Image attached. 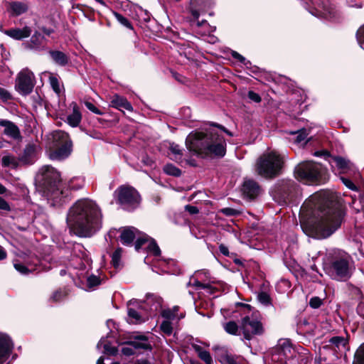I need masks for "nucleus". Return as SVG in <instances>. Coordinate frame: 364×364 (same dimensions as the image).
Returning a JSON list of instances; mask_svg holds the SVG:
<instances>
[{
	"mask_svg": "<svg viewBox=\"0 0 364 364\" xmlns=\"http://www.w3.org/2000/svg\"><path fill=\"white\" fill-rule=\"evenodd\" d=\"M301 215L306 218L302 228L307 234L316 239H326L341 227L345 212L332 193L321 191L305 200Z\"/></svg>",
	"mask_w": 364,
	"mask_h": 364,
	"instance_id": "f257e3e1",
	"label": "nucleus"
},
{
	"mask_svg": "<svg viewBox=\"0 0 364 364\" xmlns=\"http://www.w3.org/2000/svg\"><path fill=\"white\" fill-rule=\"evenodd\" d=\"M67 223L76 235L90 237L102 227L100 209L92 200H79L70 208Z\"/></svg>",
	"mask_w": 364,
	"mask_h": 364,
	"instance_id": "f03ea898",
	"label": "nucleus"
},
{
	"mask_svg": "<svg viewBox=\"0 0 364 364\" xmlns=\"http://www.w3.org/2000/svg\"><path fill=\"white\" fill-rule=\"evenodd\" d=\"M214 127L205 129V132H192L186 139L187 149L193 154L205 156L223 157L226 153V141L220 132H224L230 136L233 134L221 125L213 124Z\"/></svg>",
	"mask_w": 364,
	"mask_h": 364,
	"instance_id": "7ed1b4c3",
	"label": "nucleus"
},
{
	"mask_svg": "<svg viewBox=\"0 0 364 364\" xmlns=\"http://www.w3.org/2000/svg\"><path fill=\"white\" fill-rule=\"evenodd\" d=\"M60 177V173L48 165L41 167L37 174V180L43 186L46 196L63 203L67 200L68 191L62 189Z\"/></svg>",
	"mask_w": 364,
	"mask_h": 364,
	"instance_id": "20e7f679",
	"label": "nucleus"
},
{
	"mask_svg": "<svg viewBox=\"0 0 364 364\" xmlns=\"http://www.w3.org/2000/svg\"><path fill=\"white\" fill-rule=\"evenodd\" d=\"M283 159L275 151L264 154L257 160L256 168L259 175L264 178H272L279 174Z\"/></svg>",
	"mask_w": 364,
	"mask_h": 364,
	"instance_id": "39448f33",
	"label": "nucleus"
},
{
	"mask_svg": "<svg viewBox=\"0 0 364 364\" xmlns=\"http://www.w3.org/2000/svg\"><path fill=\"white\" fill-rule=\"evenodd\" d=\"M52 140L53 149H50L48 153L50 159L60 161L70 156L73 144L66 132L62 130L54 131L52 133Z\"/></svg>",
	"mask_w": 364,
	"mask_h": 364,
	"instance_id": "423d86ee",
	"label": "nucleus"
},
{
	"mask_svg": "<svg viewBox=\"0 0 364 364\" xmlns=\"http://www.w3.org/2000/svg\"><path fill=\"white\" fill-rule=\"evenodd\" d=\"M322 166L320 164L312 161H303L294 169V175L297 180L306 184L320 182L322 175Z\"/></svg>",
	"mask_w": 364,
	"mask_h": 364,
	"instance_id": "0eeeda50",
	"label": "nucleus"
},
{
	"mask_svg": "<svg viewBox=\"0 0 364 364\" xmlns=\"http://www.w3.org/2000/svg\"><path fill=\"white\" fill-rule=\"evenodd\" d=\"M301 346H293L290 340L280 339L273 349L272 353V361L278 364H292L294 358L299 354V348Z\"/></svg>",
	"mask_w": 364,
	"mask_h": 364,
	"instance_id": "6e6552de",
	"label": "nucleus"
},
{
	"mask_svg": "<svg viewBox=\"0 0 364 364\" xmlns=\"http://www.w3.org/2000/svg\"><path fill=\"white\" fill-rule=\"evenodd\" d=\"M329 274L336 280H346L350 277L349 256L344 252L336 251L329 267Z\"/></svg>",
	"mask_w": 364,
	"mask_h": 364,
	"instance_id": "1a4fd4ad",
	"label": "nucleus"
},
{
	"mask_svg": "<svg viewBox=\"0 0 364 364\" xmlns=\"http://www.w3.org/2000/svg\"><path fill=\"white\" fill-rule=\"evenodd\" d=\"M117 201L123 209L132 211L136 209L140 203V196L138 192L132 187L120 186L115 191Z\"/></svg>",
	"mask_w": 364,
	"mask_h": 364,
	"instance_id": "9d476101",
	"label": "nucleus"
},
{
	"mask_svg": "<svg viewBox=\"0 0 364 364\" xmlns=\"http://www.w3.org/2000/svg\"><path fill=\"white\" fill-rule=\"evenodd\" d=\"M331 167L337 170L338 173L343 175H352L353 178L357 181L360 178V173L355 164L349 159L340 156H333L331 159Z\"/></svg>",
	"mask_w": 364,
	"mask_h": 364,
	"instance_id": "9b49d317",
	"label": "nucleus"
},
{
	"mask_svg": "<svg viewBox=\"0 0 364 364\" xmlns=\"http://www.w3.org/2000/svg\"><path fill=\"white\" fill-rule=\"evenodd\" d=\"M134 239H136L135 249L138 251L147 242V235L132 226L122 230L120 240L123 245H131Z\"/></svg>",
	"mask_w": 364,
	"mask_h": 364,
	"instance_id": "f8f14e48",
	"label": "nucleus"
},
{
	"mask_svg": "<svg viewBox=\"0 0 364 364\" xmlns=\"http://www.w3.org/2000/svg\"><path fill=\"white\" fill-rule=\"evenodd\" d=\"M35 85V76L28 68L23 69L18 74L16 80V90L23 95L30 94Z\"/></svg>",
	"mask_w": 364,
	"mask_h": 364,
	"instance_id": "ddd939ff",
	"label": "nucleus"
},
{
	"mask_svg": "<svg viewBox=\"0 0 364 364\" xmlns=\"http://www.w3.org/2000/svg\"><path fill=\"white\" fill-rule=\"evenodd\" d=\"M240 327L247 340H250L253 336L262 335L264 332L261 321L253 316H247L242 318Z\"/></svg>",
	"mask_w": 364,
	"mask_h": 364,
	"instance_id": "4468645a",
	"label": "nucleus"
},
{
	"mask_svg": "<svg viewBox=\"0 0 364 364\" xmlns=\"http://www.w3.org/2000/svg\"><path fill=\"white\" fill-rule=\"evenodd\" d=\"M127 316V321L132 324L142 323L149 317L148 314L137 300H130L128 302Z\"/></svg>",
	"mask_w": 364,
	"mask_h": 364,
	"instance_id": "2eb2a0df",
	"label": "nucleus"
},
{
	"mask_svg": "<svg viewBox=\"0 0 364 364\" xmlns=\"http://www.w3.org/2000/svg\"><path fill=\"white\" fill-rule=\"evenodd\" d=\"M214 350L221 364H245L242 357L230 353L225 347H215Z\"/></svg>",
	"mask_w": 364,
	"mask_h": 364,
	"instance_id": "dca6fc26",
	"label": "nucleus"
},
{
	"mask_svg": "<svg viewBox=\"0 0 364 364\" xmlns=\"http://www.w3.org/2000/svg\"><path fill=\"white\" fill-rule=\"evenodd\" d=\"M348 341L343 336H333L331 338L327 344L320 349L321 354L327 350H331L333 355L338 357L337 353L346 347Z\"/></svg>",
	"mask_w": 364,
	"mask_h": 364,
	"instance_id": "f3484780",
	"label": "nucleus"
},
{
	"mask_svg": "<svg viewBox=\"0 0 364 364\" xmlns=\"http://www.w3.org/2000/svg\"><path fill=\"white\" fill-rule=\"evenodd\" d=\"M139 303L147 314L155 313L161 309L162 299L154 294H147L146 299L143 301H139Z\"/></svg>",
	"mask_w": 364,
	"mask_h": 364,
	"instance_id": "a211bd4d",
	"label": "nucleus"
},
{
	"mask_svg": "<svg viewBox=\"0 0 364 364\" xmlns=\"http://www.w3.org/2000/svg\"><path fill=\"white\" fill-rule=\"evenodd\" d=\"M14 344L11 338L4 333H0V364H3L9 358Z\"/></svg>",
	"mask_w": 364,
	"mask_h": 364,
	"instance_id": "6ab92c4d",
	"label": "nucleus"
},
{
	"mask_svg": "<svg viewBox=\"0 0 364 364\" xmlns=\"http://www.w3.org/2000/svg\"><path fill=\"white\" fill-rule=\"evenodd\" d=\"M209 277V272L206 270H200L195 272V274L190 278L188 285L193 286L196 289H209L210 285L208 283L203 282L204 279Z\"/></svg>",
	"mask_w": 364,
	"mask_h": 364,
	"instance_id": "aec40b11",
	"label": "nucleus"
},
{
	"mask_svg": "<svg viewBox=\"0 0 364 364\" xmlns=\"http://www.w3.org/2000/svg\"><path fill=\"white\" fill-rule=\"evenodd\" d=\"M242 191L245 197L252 199L259 195L261 189L256 181L246 179L243 183Z\"/></svg>",
	"mask_w": 364,
	"mask_h": 364,
	"instance_id": "412c9836",
	"label": "nucleus"
},
{
	"mask_svg": "<svg viewBox=\"0 0 364 364\" xmlns=\"http://www.w3.org/2000/svg\"><path fill=\"white\" fill-rule=\"evenodd\" d=\"M18 159L19 161L25 165L34 163L36 159V146L31 144L26 145Z\"/></svg>",
	"mask_w": 364,
	"mask_h": 364,
	"instance_id": "4be33fe9",
	"label": "nucleus"
},
{
	"mask_svg": "<svg viewBox=\"0 0 364 364\" xmlns=\"http://www.w3.org/2000/svg\"><path fill=\"white\" fill-rule=\"evenodd\" d=\"M45 37L39 32H35L31 36L30 41L23 43L26 49L41 50L44 48Z\"/></svg>",
	"mask_w": 364,
	"mask_h": 364,
	"instance_id": "5701e85b",
	"label": "nucleus"
},
{
	"mask_svg": "<svg viewBox=\"0 0 364 364\" xmlns=\"http://www.w3.org/2000/svg\"><path fill=\"white\" fill-rule=\"evenodd\" d=\"M0 126L4 127V134L13 139L21 137L18 127L12 122L7 119H0Z\"/></svg>",
	"mask_w": 364,
	"mask_h": 364,
	"instance_id": "b1692460",
	"label": "nucleus"
},
{
	"mask_svg": "<svg viewBox=\"0 0 364 364\" xmlns=\"http://www.w3.org/2000/svg\"><path fill=\"white\" fill-rule=\"evenodd\" d=\"M289 134L291 137L289 138V141H292L294 144L303 146H304L307 141V136L309 133L306 129H301L296 131L290 132Z\"/></svg>",
	"mask_w": 364,
	"mask_h": 364,
	"instance_id": "393cba45",
	"label": "nucleus"
},
{
	"mask_svg": "<svg viewBox=\"0 0 364 364\" xmlns=\"http://www.w3.org/2000/svg\"><path fill=\"white\" fill-rule=\"evenodd\" d=\"M111 107L116 108L120 111L123 109H126L127 111L132 112L133 110V107L130 102L128 100L120 95H115L112 97V100L110 102Z\"/></svg>",
	"mask_w": 364,
	"mask_h": 364,
	"instance_id": "a878e982",
	"label": "nucleus"
},
{
	"mask_svg": "<svg viewBox=\"0 0 364 364\" xmlns=\"http://www.w3.org/2000/svg\"><path fill=\"white\" fill-rule=\"evenodd\" d=\"M32 30L28 26L23 28H13L6 31L5 33L9 37L16 40H22L31 34Z\"/></svg>",
	"mask_w": 364,
	"mask_h": 364,
	"instance_id": "bb28decb",
	"label": "nucleus"
},
{
	"mask_svg": "<svg viewBox=\"0 0 364 364\" xmlns=\"http://www.w3.org/2000/svg\"><path fill=\"white\" fill-rule=\"evenodd\" d=\"M71 105L73 106V112L68 116L67 122L71 127H76L81 122L82 114L75 102H73Z\"/></svg>",
	"mask_w": 364,
	"mask_h": 364,
	"instance_id": "cd10ccee",
	"label": "nucleus"
},
{
	"mask_svg": "<svg viewBox=\"0 0 364 364\" xmlns=\"http://www.w3.org/2000/svg\"><path fill=\"white\" fill-rule=\"evenodd\" d=\"M14 267L16 271L23 275H26L37 270L36 265L29 262L23 263L18 260H15L14 262Z\"/></svg>",
	"mask_w": 364,
	"mask_h": 364,
	"instance_id": "c85d7f7f",
	"label": "nucleus"
},
{
	"mask_svg": "<svg viewBox=\"0 0 364 364\" xmlns=\"http://www.w3.org/2000/svg\"><path fill=\"white\" fill-rule=\"evenodd\" d=\"M299 354L294 358L292 364H311L312 356L308 349L303 347L299 348Z\"/></svg>",
	"mask_w": 364,
	"mask_h": 364,
	"instance_id": "c756f323",
	"label": "nucleus"
},
{
	"mask_svg": "<svg viewBox=\"0 0 364 364\" xmlns=\"http://www.w3.org/2000/svg\"><path fill=\"white\" fill-rule=\"evenodd\" d=\"M192 348L197 353L198 356L206 364H213L212 357L208 350L196 343H193Z\"/></svg>",
	"mask_w": 364,
	"mask_h": 364,
	"instance_id": "7c9ffc66",
	"label": "nucleus"
},
{
	"mask_svg": "<svg viewBox=\"0 0 364 364\" xmlns=\"http://www.w3.org/2000/svg\"><path fill=\"white\" fill-rule=\"evenodd\" d=\"M129 346L134 349L150 350L151 348L148 339L144 336L136 337L134 341L129 342Z\"/></svg>",
	"mask_w": 364,
	"mask_h": 364,
	"instance_id": "2f4dec72",
	"label": "nucleus"
},
{
	"mask_svg": "<svg viewBox=\"0 0 364 364\" xmlns=\"http://www.w3.org/2000/svg\"><path fill=\"white\" fill-rule=\"evenodd\" d=\"M28 9L26 4L22 2L14 1L9 4V11L14 16H17L25 13Z\"/></svg>",
	"mask_w": 364,
	"mask_h": 364,
	"instance_id": "473e14b6",
	"label": "nucleus"
},
{
	"mask_svg": "<svg viewBox=\"0 0 364 364\" xmlns=\"http://www.w3.org/2000/svg\"><path fill=\"white\" fill-rule=\"evenodd\" d=\"M97 348L100 350L103 348V353L109 355H114L117 353V347L111 346L107 339L102 338L97 345Z\"/></svg>",
	"mask_w": 364,
	"mask_h": 364,
	"instance_id": "72a5a7b5",
	"label": "nucleus"
},
{
	"mask_svg": "<svg viewBox=\"0 0 364 364\" xmlns=\"http://www.w3.org/2000/svg\"><path fill=\"white\" fill-rule=\"evenodd\" d=\"M53 60L60 66H65L68 63V58L66 54L59 50L49 51Z\"/></svg>",
	"mask_w": 364,
	"mask_h": 364,
	"instance_id": "f704fd0d",
	"label": "nucleus"
},
{
	"mask_svg": "<svg viewBox=\"0 0 364 364\" xmlns=\"http://www.w3.org/2000/svg\"><path fill=\"white\" fill-rule=\"evenodd\" d=\"M298 331L300 333L306 336H314L316 334L314 324L306 321L298 325Z\"/></svg>",
	"mask_w": 364,
	"mask_h": 364,
	"instance_id": "c9c22d12",
	"label": "nucleus"
},
{
	"mask_svg": "<svg viewBox=\"0 0 364 364\" xmlns=\"http://www.w3.org/2000/svg\"><path fill=\"white\" fill-rule=\"evenodd\" d=\"M19 159H16L12 155L4 156L1 159V164L4 167H8L10 168H16L18 166Z\"/></svg>",
	"mask_w": 364,
	"mask_h": 364,
	"instance_id": "e433bc0d",
	"label": "nucleus"
},
{
	"mask_svg": "<svg viewBox=\"0 0 364 364\" xmlns=\"http://www.w3.org/2000/svg\"><path fill=\"white\" fill-rule=\"evenodd\" d=\"M341 181L350 190L352 191H357V186L355 183H359L361 181V178L358 179L357 181H355L353 178L352 175H346V176H341L340 177Z\"/></svg>",
	"mask_w": 364,
	"mask_h": 364,
	"instance_id": "4c0bfd02",
	"label": "nucleus"
},
{
	"mask_svg": "<svg viewBox=\"0 0 364 364\" xmlns=\"http://www.w3.org/2000/svg\"><path fill=\"white\" fill-rule=\"evenodd\" d=\"M294 188V182L291 181H287L283 182L281 185L279 186L278 191H284V194L282 196L283 198L288 199L290 193L291 192V188Z\"/></svg>",
	"mask_w": 364,
	"mask_h": 364,
	"instance_id": "58836bf2",
	"label": "nucleus"
},
{
	"mask_svg": "<svg viewBox=\"0 0 364 364\" xmlns=\"http://www.w3.org/2000/svg\"><path fill=\"white\" fill-rule=\"evenodd\" d=\"M258 301L264 306L268 307L272 305L269 294L265 291H260L257 294Z\"/></svg>",
	"mask_w": 364,
	"mask_h": 364,
	"instance_id": "ea45409f",
	"label": "nucleus"
},
{
	"mask_svg": "<svg viewBox=\"0 0 364 364\" xmlns=\"http://www.w3.org/2000/svg\"><path fill=\"white\" fill-rule=\"evenodd\" d=\"M149 242L147 245V250L149 254H152L154 256L158 257L161 254V250L159 247L157 245L156 242L150 239L149 240V238L147 237V242Z\"/></svg>",
	"mask_w": 364,
	"mask_h": 364,
	"instance_id": "a19ab883",
	"label": "nucleus"
},
{
	"mask_svg": "<svg viewBox=\"0 0 364 364\" xmlns=\"http://www.w3.org/2000/svg\"><path fill=\"white\" fill-rule=\"evenodd\" d=\"M223 328L226 333L231 335H237L239 327L235 321H228L223 324Z\"/></svg>",
	"mask_w": 364,
	"mask_h": 364,
	"instance_id": "79ce46f5",
	"label": "nucleus"
},
{
	"mask_svg": "<svg viewBox=\"0 0 364 364\" xmlns=\"http://www.w3.org/2000/svg\"><path fill=\"white\" fill-rule=\"evenodd\" d=\"M164 171L170 176H179L181 174V170L171 164H168L164 166Z\"/></svg>",
	"mask_w": 364,
	"mask_h": 364,
	"instance_id": "37998d69",
	"label": "nucleus"
},
{
	"mask_svg": "<svg viewBox=\"0 0 364 364\" xmlns=\"http://www.w3.org/2000/svg\"><path fill=\"white\" fill-rule=\"evenodd\" d=\"M68 293L65 290L59 289L54 291L50 297V301L59 302L63 300L67 296Z\"/></svg>",
	"mask_w": 364,
	"mask_h": 364,
	"instance_id": "c03bdc74",
	"label": "nucleus"
},
{
	"mask_svg": "<svg viewBox=\"0 0 364 364\" xmlns=\"http://www.w3.org/2000/svg\"><path fill=\"white\" fill-rule=\"evenodd\" d=\"M160 329L166 336H171L173 333V323L168 320H164L160 325Z\"/></svg>",
	"mask_w": 364,
	"mask_h": 364,
	"instance_id": "a18cd8bd",
	"label": "nucleus"
},
{
	"mask_svg": "<svg viewBox=\"0 0 364 364\" xmlns=\"http://www.w3.org/2000/svg\"><path fill=\"white\" fill-rule=\"evenodd\" d=\"M170 151L173 155L171 158L176 161H180L182 158V151L179 146L175 144H172L170 146Z\"/></svg>",
	"mask_w": 364,
	"mask_h": 364,
	"instance_id": "49530a36",
	"label": "nucleus"
},
{
	"mask_svg": "<svg viewBox=\"0 0 364 364\" xmlns=\"http://www.w3.org/2000/svg\"><path fill=\"white\" fill-rule=\"evenodd\" d=\"M101 284V279L99 277L92 274L87 279V286L90 289H94Z\"/></svg>",
	"mask_w": 364,
	"mask_h": 364,
	"instance_id": "de8ad7c7",
	"label": "nucleus"
},
{
	"mask_svg": "<svg viewBox=\"0 0 364 364\" xmlns=\"http://www.w3.org/2000/svg\"><path fill=\"white\" fill-rule=\"evenodd\" d=\"M161 316L163 317V318L164 320H168V321H173L176 318H183V315H181L180 317H177L176 314H175V313L173 312V310H171L170 309H165V310H163L162 312H161Z\"/></svg>",
	"mask_w": 364,
	"mask_h": 364,
	"instance_id": "09e8293b",
	"label": "nucleus"
},
{
	"mask_svg": "<svg viewBox=\"0 0 364 364\" xmlns=\"http://www.w3.org/2000/svg\"><path fill=\"white\" fill-rule=\"evenodd\" d=\"M122 249L117 248L112 255V262L115 268H117L120 265V259L122 257Z\"/></svg>",
	"mask_w": 364,
	"mask_h": 364,
	"instance_id": "8fccbe9b",
	"label": "nucleus"
},
{
	"mask_svg": "<svg viewBox=\"0 0 364 364\" xmlns=\"http://www.w3.org/2000/svg\"><path fill=\"white\" fill-rule=\"evenodd\" d=\"M49 82L54 92L59 94L60 92V85L57 77L50 74Z\"/></svg>",
	"mask_w": 364,
	"mask_h": 364,
	"instance_id": "3c124183",
	"label": "nucleus"
},
{
	"mask_svg": "<svg viewBox=\"0 0 364 364\" xmlns=\"http://www.w3.org/2000/svg\"><path fill=\"white\" fill-rule=\"evenodd\" d=\"M69 188L73 190H78L84 186V181L81 178H75L69 182Z\"/></svg>",
	"mask_w": 364,
	"mask_h": 364,
	"instance_id": "603ef678",
	"label": "nucleus"
},
{
	"mask_svg": "<svg viewBox=\"0 0 364 364\" xmlns=\"http://www.w3.org/2000/svg\"><path fill=\"white\" fill-rule=\"evenodd\" d=\"M355 356L356 362L354 364H364V343L358 348Z\"/></svg>",
	"mask_w": 364,
	"mask_h": 364,
	"instance_id": "864d4df0",
	"label": "nucleus"
},
{
	"mask_svg": "<svg viewBox=\"0 0 364 364\" xmlns=\"http://www.w3.org/2000/svg\"><path fill=\"white\" fill-rule=\"evenodd\" d=\"M114 16L122 25L128 28L132 29V24L127 18L117 12H114Z\"/></svg>",
	"mask_w": 364,
	"mask_h": 364,
	"instance_id": "5fc2aeb1",
	"label": "nucleus"
},
{
	"mask_svg": "<svg viewBox=\"0 0 364 364\" xmlns=\"http://www.w3.org/2000/svg\"><path fill=\"white\" fill-rule=\"evenodd\" d=\"M232 56L233 58L240 61L241 63H242L247 68H248V66L251 65L250 61L246 60V58L245 57H243L242 55H240V53H238L236 51L232 52Z\"/></svg>",
	"mask_w": 364,
	"mask_h": 364,
	"instance_id": "6e6d98bb",
	"label": "nucleus"
},
{
	"mask_svg": "<svg viewBox=\"0 0 364 364\" xmlns=\"http://www.w3.org/2000/svg\"><path fill=\"white\" fill-rule=\"evenodd\" d=\"M356 38L360 46L364 50V25L358 30Z\"/></svg>",
	"mask_w": 364,
	"mask_h": 364,
	"instance_id": "4d7b16f0",
	"label": "nucleus"
},
{
	"mask_svg": "<svg viewBox=\"0 0 364 364\" xmlns=\"http://www.w3.org/2000/svg\"><path fill=\"white\" fill-rule=\"evenodd\" d=\"M85 105L92 112L98 115L103 114V112L101 110H100L97 107H96L92 102L86 101L85 102Z\"/></svg>",
	"mask_w": 364,
	"mask_h": 364,
	"instance_id": "13d9d810",
	"label": "nucleus"
},
{
	"mask_svg": "<svg viewBox=\"0 0 364 364\" xmlns=\"http://www.w3.org/2000/svg\"><path fill=\"white\" fill-rule=\"evenodd\" d=\"M322 303V299H321L318 296L312 297L309 301L310 306L314 309L319 308L321 306Z\"/></svg>",
	"mask_w": 364,
	"mask_h": 364,
	"instance_id": "bf43d9fd",
	"label": "nucleus"
},
{
	"mask_svg": "<svg viewBox=\"0 0 364 364\" xmlns=\"http://www.w3.org/2000/svg\"><path fill=\"white\" fill-rule=\"evenodd\" d=\"M0 98L6 102L11 98V95L6 89L0 87Z\"/></svg>",
	"mask_w": 364,
	"mask_h": 364,
	"instance_id": "052dcab7",
	"label": "nucleus"
},
{
	"mask_svg": "<svg viewBox=\"0 0 364 364\" xmlns=\"http://www.w3.org/2000/svg\"><path fill=\"white\" fill-rule=\"evenodd\" d=\"M220 212L227 216H232L238 214V211L237 210L231 208H223L221 209Z\"/></svg>",
	"mask_w": 364,
	"mask_h": 364,
	"instance_id": "680f3d73",
	"label": "nucleus"
},
{
	"mask_svg": "<svg viewBox=\"0 0 364 364\" xmlns=\"http://www.w3.org/2000/svg\"><path fill=\"white\" fill-rule=\"evenodd\" d=\"M248 97L255 102H259L261 101L260 96L253 91L248 92Z\"/></svg>",
	"mask_w": 364,
	"mask_h": 364,
	"instance_id": "e2e57ef3",
	"label": "nucleus"
},
{
	"mask_svg": "<svg viewBox=\"0 0 364 364\" xmlns=\"http://www.w3.org/2000/svg\"><path fill=\"white\" fill-rule=\"evenodd\" d=\"M122 352L126 355H132L134 354V348L129 345V346L122 347Z\"/></svg>",
	"mask_w": 364,
	"mask_h": 364,
	"instance_id": "0e129e2a",
	"label": "nucleus"
},
{
	"mask_svg": "<svg viewBox=\"0 0 364 364\" xmlns=\"http://www.w3.org/2000/svg\"><path fill=\"white\" fill-rule=\"evenodd\" d=\"M0 210L6 211L11 210L9 204L1 197H0Z\"/></svg>",
	"mask_w": 364,
	"mask_h": 364,
	"instance_id": "69168bd1",
	"label": "nucleus"
},
{
	"mask_svg": "<svg viewBox=\"0 0 364 364\" xmlns=\"http://www.w3.org/2000/svg\"><path fill=\"white\" fill-rule=\"evenodd\" d=\"M185 209L191 215L196 214L199 211L197 207L191 205H186Z\"/></svg>",
	"mask_w": 364,
	"mask_h": 364,
	"instance_id": "338daca9",
	"label": "nucleus"
},
{
	"mask_svg": "<svg viewBox=\"0 0 364 364\" xmlns=\"http://www.w3.org/2000/svg\"><path fill=\"white\" fill-rule=\"evenodd\" d=\"M219 250H220V253L223 254V255H225V256L229 255V250L225 245H220L219 246Z\"/></svg>",
	"mask_w": 364,
	"mask_h": 364,
	"instance_id": "774afa93",
	"label": "nucleus"
}]
</instances>
